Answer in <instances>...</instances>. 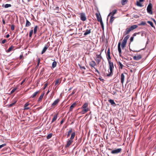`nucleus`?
Segmentation results:
<instances>
[{
  "instance_id": "obj_1",
  "label": "nucleus",
  "mask_w": 156,
  "mask_h": 156,
  "mask_svg": "<svg viewBox=\"0 0 156 156\" xmlns=\"http://www.w3.org/2000/svg\"><path fill=\"white\" fill-rule=\"evenodd\" d=\"M108 63L109 65V70L110 72L108 70V71L109 73L107 74V76H109L112 75V73L113 69L114 68L113 63L112 62H111V61H109Z\"/></svg>"
},
{
  "instance_id": "obj_2",
  "label": "nucleus",
  "mask_w": 156,
  "mask_h": 156,
  "mask_svg": "<svg viewBox=\"0 0 156 156\" xmlns=\"http://www.w3.org/2000/svg\"><path fill=\"white\" fill-rule=\"evenodd\" d=\"M136 28V25H133L131 26L129 28L126 29L125 32L124 33L125 35L128 34L132 30Z\"/></svg>"
},
{
  "instance_id": "obj_3",
  "label": "nucleus",
  "mask_w": 156,
  "mask_h": 156,
  "mask_svg": "<svg viewBox=\"0 0 156 156\" xmlns=\"http://www.w3.org/2000/svg\"><path fill=\"white\" fill-rule=\"evenodd\" d=\"M152 5L151 3H150L147 7V12L150 14H152L153 13L152 10Z\"/></svg>"
},
{
  "instance_id": "obj_4",
  "label": "nucleus",
  "mask_w": 156,
  "mask_h": 156,
  "mask_svg": "<svg viewBox=\"0 0 156 156\" xmlns=\"http://www.w3.org/2000/svg\"><path fill=\"white\" fill-rule=\"evenodd\" d=\"M101 53H100V55H97L96 58L95 59L97 63L98 64H99L101 61L102 57L101 56Z\"/></svg>"
},
{
  "instance_id": "obj_5",
  "label": "nucleus",
  "mask_w": 156,
  "mask_h": 156,
  "mask_svg": "<svg viewBox=\"0 0 156 156\" xmlns=\"http://www.w3.org/2000/svg\"><path fill=\"white\" fill-rule=\"evenodd\" d=\"M122 149L121 148H118L116 149H115L112 150L111 153L112 154H117L121 152L122 151Z\"/></svg>"
},
{
  "instance_id": "obj_6",
  "label": "nucleus",
  "mask_w": 156,
  "mask_h": 156,
  "mask_svg": "<svg viewBox=\"0 0 156 156\" xmlns=\"http://www.w3.org/2000/svg\"><path fill=\"white\" fill-rule=\"evenodd\" d=\"M49 45H50V44H49V42H48V43H47V44L45 45L44 47V48L41 52L42 54H43V53H44L46 51V50H47V49L48 48Z\"/></svg>"
},
{
  "instance_id": "obj_7",
  "label": "nucleus",
  "mask_w": 156,
  "mask_h": 156,
  "mask_svg": "<svg viewBox=\"0 0 156 156\" xmlns=\"http://www.w3.org/2000/svg\"><path fill=\"white\" fill-rule=\"evenodd\" d=\"M80 19L83 21H85L86 20L85 14L84 13H82L80 14Z\"/></svg>"
},
{
  "instance_id": "obj_8",
  "label": "nucleus",
  "mask_w": 156,
  "mask_h": 156,
  "mask_svg": "<svg viewBox=\"0 0 156 156\" xmlns=\"http://www.w3.org/2000/svg\"><path fill=\"white\" fill-rule=\"evenodd\" d=\"M124 74L126 75V74L125 73H124L121 74V82L122 84H123L124 82L125 77Z\"/></svg>"
},
{
  "instance_id": "obj_9",
  "label": "nucleus",
  "mask_w": 156,
  "mask_h": 156,
  "mask_svg": "<svg viewBox=\"0 0 156 156\" xmlns=\"http://www.w3.org/2000/svg\"><path fill=\"white\" fill-rule=\"evenodd\" d=\"M81 108L82 109H83V110L80 112V113L82 114H84L89 110V109L88 108Z\"/></svg>"
},
{
  "instance_id": "obj_10",
  "label": "nucleus",
  "mask_w": 156,
  "mask_h": 156,
  "mask_svg": "<svg viewBox=\"0 0 156 156\" xmlns=\"http://www.w3.org/2000/svg\"><path fill=\"white\" fill-rule=\"evenodd\" d=\"M87 28L88 29L86 30L84 34V36H86L91 33V29L89 27H88Z\"/></svg>"
},
{
  "instance_id": "obj_11",
  "label": "nucleus",
  "mask_w": 156,
  "mask_h": 156,
  "mask_svg": "<svg viewBox=\"0 0 156 156\" xmlns=\"http://www.w3.org/2000/svg\"><path fill=\"white\" fill-rule=\"evenodd\" d=\"M144 54L145 52L144 51L142 52L141 54H137V60H139L142 58V56Z\"/></svg>"
},
{
  "instance_id": "obj_12",
  "label": "nucleus",
  "mask_w": 156,
  "mask_h": 156,
  "mask_svg": "<svg viewBox=\"0 0 156 156\" xmlns=\"http://www.w3.org/2000/svg\"><path fill=\"white\" fill-rule=\"evenodd\" d=\"M73 140L69 139L67 142V143L66 146V147H67L69 146L73 143Z\"/></svg>"
},
{
  "instance_id": "obj_13",
  "label": "nucleus",
  "mask_w": 156,
  "mask_h": 156,
  "mask_svg": "<svg viewBox=\"0 0 156 156\" xmlns=\"http://www.w3.org/2000/svg\"><path fill=\"white\" fill-rule=\"evenodd\" d=\"M89 65L91 67H93L94 69H95L94 66H96V64L95 62L94 61H92L89 63Z\"/></svg>"
},
{
  "instance_id": "obj_14",
  "label": "nucleus",
  "mask_w": 156,
  "mask_h": 156,
  "mask_svg": "<svg viewBox=\"0 0 156 156\" xmlns=\"http://www.w3.org/2000/svg\"><path fill=\"white\" fill-rule=\"evenodd\" d=\"M107 59L108 60V62H109V61H111L110 60L111 59V58L110 56V49L109 48H108L107 51Z\"/></svg>"
},
{
  "instance_id": "obj_15",
  "label": "nucleus",
  "mask_w": 156,
  "mask_h": 156,
  "mask_svg": "<svg viewBox=\"0 0 156 156\" xmlns=\"http://www.w3.org/2000/svg\"><path fill=\"white\" fill-rule=\"evenodd\" d=\"M117 12V10L115 9L112 12H110L109 14L108 15L107 18L109 16L111 15V16H114V15Z\"/></svg>"
},
{
  "instance_id": "obj_16",
  "label": "nucleus",
  "mask_w": 156,
  "mask_h": 156,
  "mask_svg": "<svg viewBox=\"0 0 156 156\" xmlns=\"http://www.w3.org/2000/svg\"><path fill=\"white\" fill-rule=\"evenodd\" d=\"M76 105V102L74 103L73 104H72L70 106L69 109V111H71L73 110V108L75 107Z\"/></svg>"
},
{
  "instance_id": "obj_17",
  "label": "nucleus",
  "mask_w": 156,
  "mask_h": 156,
  "mask_svg": "<svg viewBox=\"0 0 156 156\" xmlns=\"http://www.w3.org/2000/svg\"><path fill=\"white\" fill-rule=\"evenodd\" d=\"M120 45H121V42H119V43L118 44V51H119V55L121 56V50L120 48Z\"/></svg>"
},
{
  "instance_id": "obj_18",
  "label": "nucleus",
  "mask_w": 156,
  "mask_h": 156,
  "mask_svg": "<svg viewBox=\"0 0 156 156\" xmlns=\"http://www.w3.org/2000/svg\"><path fill=\"white\" fill-rule=\"evenodd\" d=\"M59 101V100L58 99H57L51 105L52 106H54L57 105L58 104Z\"/></svg>"
},
{
  "instance_id": "obj_19",
  "label": "nucleus",
  "mask_w": 156,
  "mask_h": 156,
  "mask_svg": "<svg viewBox=\"0 0 156 156\" xmlns=\"http://www.w3.org/2000/svg\"><path fill=\"white\" fill-rule=\"evenodd\" d=\"M127 41H126L124 40H123L122 42V44H121V47L122 49H123L125 47V46L126 45Z\"/></svg>"
},
{
  "instance_id": "obj_20",
  "label": "nucleus",
  "mask_w": 156,
  "mask_h": 156,
  "mask_svg": "<svg viewBox=\"0 0 156 156\" xmlns=\"http://www.w3.org/2000/svg\"><path fill=\"white\" fill-rule=\"evenodd\" d=\"M40 93V91H37L36 92H34L31 96V98H35L37 96V94H39Z\"/></svg>"
},
{
  "instance_id": "obj_21",
  "label": "nucleus",
  "mask_w": 156,
  "mask_h": 156,
  "mask_svg": "<svg viewBox=\"0 0 156 156\" xmlns=\"http://www.w3.org/2000/svg\"><path fill=\"white\" fill-rule=\"evenodd\" d=\"M31 25V23L27 20L26 19V23L25 24V27H28L30 26Z\"/></svg>"
},
{
  "instance_id": "obj_22",
  "label": "nucleus",
  "mask_w": 156,
  "mask_h": 156,
  "mask_svg": "<svg viewBox=\"0 0 156 156\" xmlns=\"http://www.w3.org/2000/svg\"><path fill=\"white\" fill-rule=\"evenodd\" d=\"M96 15L97 17V19L98 21L99 22L101 20H102L101 18V16H99V14L98 13H96Z\"/></svg>"
},
{
  "instance_id": "obj_23",
  "label": "nucleus",
  "mask_w": 156,
  "mask_h": 156,
  "mask_svg": "<svg viewBox=\"0 0 156 156\" xmlns=\"http://www.w3.org/2000/svg\"><path fill=\"white\" fill-rule=\"evenodd\" d=\"M58 114H56L54 115V117L51 122V123H53V122H54L55 120H56L57 118Z\"/></svg>"
},
{
  "instance_id": "obj_24",
  "label": "nucleus",
  "mask_w": 156,
  "mask_h": 156,
  "mask_svg": "<svg viewBox=\"0 0 156 156\" xmlns=\"http://www.w3.org/2000/svg\"><path fill=\"white\" fill-rule=\"evenodd\" d=\"M75 136V132H73L71 134V136L70 138V139L73 140V139L74 138Z\"/></svg>"
},
{
  "instance_id": "obj_25",
  "label": "nucleus",
  "mask_w": 156,
  "mask_h": 156,
  "mask_svg": "<svg viewBox=\"0 0 156 156\" xmlns=\"http://www.w3.org/2000/svg\"><path fill=\"white\" fill-rule=\"evenodd\" d=\"M44 95V94H41L39 98L38 99V101L40 102V101H41V100H42V98H43V97Z\"/></svg>"
},
{
  "instance_id": "obj_26",
  "label": "nucleus",
  "mask_w": 156,
  "mask_h": 156,
  "mask_svg": "<svg viewBox=\"0 0 156 156\" xmlns=\"http://www.w3.org/2000/svg\"><path fill=\"white\" fill-rule=\"evenodd\" d=\"M11 5L10 4H6L5 5H2V7H4V8H6L11 7Z\"/></svg>"
},
{
  "instance_id": "obj_27",
  "label": "nucleus",
  "mask_w": 156,
  "mask_h": 156,
  "mask_svg": "<svg viewBox=\"0 0 156 156\" xmlns=\"http://www.w3.org/2000/svg\"><path fill=\"white\" fill-rule=\"evenodd\" d=\"M15 47L12 46V45H11L8 49V52H10V51H12L14 48H15Z\"/></svg>"
},
{
  "instance_id": "obj_28",
  "label": "nucleus",
  "mask_w": 156,
  "mask_h": 156,
  "mask_svg": "<svg viewBox=\"0 0 156 156\" xmlns=\"http://www.w3.org/2000/svg\"><path fill=\"white\" fill-rule=\"evenodd\" d=\"M61 80H60L59 79L55 81V86L58 85L61 83Z\"/></svg>"
},
{
  "instance_id": "obj_29",
  "label": "nucleus",
  "mask_w": 156,
  "mask_h": 156,
  "mask_svg": "<svg viewBox=\"0 0 156 156\" xmlns=\"http://www.w3.org/2000/svg\"><path fill=\"white\" fill-rule=\"evenodd\" d=\"M29 105V104L28 103H26L24 105V110L29 109L30 108H26V107H27Z\"/></svg>"
},
{
  "instance_id": "obj_30",
  "label": "nucleus",
  "mask_w": 156,
  "mask_h": 156,
  "mask_svg": "<svg viewBox=\"0 0 156 156\" xmlns=\"http://www.w3.org/2000/svg\"><path fill=\"white\" fill-rule=\"evenodd\" d=\"M137 6H138L140 7H141L144 6L143 4L141 3V2L137 1Z\"/></svg>"
},
{
  "instance_id": "obj_31",
  "label": "nucleus",
  "mask_w": 156,
  "mask_h": 156,
  "mask_svg": "<svg viewBox=\"0 0 156 156\" xmlns=\"http://www.w3.org/2000/svg\"><path fill=\"white\" fill-rule=\"evenodd\" d=\"M118 65L119 68H120L121 69H122L124 66L120 62H118Z\"/></svg>"
},
{
  "instance_id": "obj_32",
  "label": "nucleus",
  "mask_w": 156,
  "mask_h": 156,
  "mask_svg": "<svg viewBox=\"0 0 156 156\" xmlns=\"http://www.w3.org/2000/svg\"><path fill=\"white\" fill-rule=\"evenodd\" d=\"M115 18V17L113 16H111L110 19V23H112Z\"/></svg>"
},
{
  "instance_id": "obj_33",
  "label": "nucleus",
  "mask_w": 156,
  "mask_h": 156,
  "mask_svg": "<svg viewBox=\"0 0 156 156\" xmlns=\"http://www.w3.org/2000/svg\"><path fill=\"white\" fill-rule=\"evenodd\" d=\"M88 104L87 103H85L82 106V108H88Z\"/></svg>"
},
{
  "instance_id": "obj_34",
  "label": "nucleus",
  "mask_w": 156,
  "mask_h": 156,
  "mask_svg": "<svg viewBox=\"0 0 156 156\" xmlns=\"http://www.w3.org/2000/svg\"><path fill=\"white\" fill-rule=\"evenodd\" d=\"M37 28H38L37 26L36 25L35 26V27H34V34H36V33Z\"/></svg>"
},
{
  "instance_id": "obj_35",
  "label": "nucleus",
  "mask_w": 156,
  "mask_h": 156,
  "mask_svg": "<svg viewBox=\"0 0 156 156\" xmlns=\"http://www.w3.org/2000/svg\"><path fill=\"white\" fill-rule=\"evenodd\" d=\"M57 65V62L56 61H54L53 62L52 64V67L53 68H55L56 66Z\"/></svg>"
},
{
  "instance_id": "obj_36",
  "label": "nucleus",
  "mask_w": 156,
  "mask_h": 156,
  "mask_svg": "<svg viewBox=\"0 0 156 156\" xmlns=\"http://www.w3.org/2000/svg\"><path fill=\"white\" fill-rule=\"evenodd\" d=\"M109 102L112 105H115V102H114L113 100L112 99H110L109 100Z\"/></svg>"
},
{
  "instance_id": "obj_37",
  "label": "nucleus",
  "mask_w": 156,
  "mask_h": 156,
  "mask_svg": "<svg viewBox=\"0 0 156 156\" xmlns=\"http://www.w3.org/2000/svg\"><path fill=\"white\" fill-rule=\"evenodd\" d=\"M72 129H71L68 132L67 137H68L69 136L71 133L72 132Z\"/></svg>"
},
{
  "instance_id": "obj_38",
  "label": "nucleus",
  "mask_w": 156,
  "mask_h": 156,
  "mask_svg": "<svg viewBox=\"0 0 156 156\" xmlns=\"http://www.w3.org/2000/svg\"><path fill=\"white\" fill-rule=\"evenodd\" d=\"M147 23L148 24H149L152 27H154V25L153 24V23H152V22L148 21H147Z\"/></svg>"
},
{
  "instance_id": "obj_39",
  "label": "nucleus",
  "mask_w": 156,
  "mask_h": 156,
  "mask_svg": "<svg viewBox=\"0 0 156 156\" xmlns=\"http://www.w3.org/2000/svg\"><path fill=\"white\" fill-rule=\"evenodd\" d=\"M52 136V133H50L47 136V138L48 139H49L50 138H51V137Z\"/></svg>"
},
{
  "instance_id": "obj_40",
  "label": "nucleus",
  "mask_w": 156,
  "mask_h": 156,
  "mask_svg": "<svg viewBox=\"0 0 156 156\" xmlns=\"http://www.w3.org/2000/svg\"><path fill=\"white\" fill-rule=\"evenodd\" d=\"M33 30H30L29 33V36L30 37H31L32 34H33Z\"/></svg>"
},
{
  "instance_id": "obj_41",
  "label": "nucleus",
  "mask_w": 156,
  "mask_h": 156,
  "mask_svg": "<svg viewBox=\"0 0 156 156\" xmlns=\"http://www.w3.org/2000/svg\"><path fill=\"white\" fill-rule=\"evenodd\" d=\"M53 8L55 10H56L57 12H58V11H59V8L58 6L53 7Z\"/></svg>"
},
{
  "instance_id": "obj_42",
  "label": "nucleus",
  "mask_w": 156,
  "mask_h": 156,
  "mask_svg": "<svg viewBox=\"0 0 156 156\" xmlns=\"http://www.w3.org/2000/svg\"><path fill=\"white\" fill-rule=\"evenodd\" d=\"M146 24V23L144 21H142L140 24H138L139 25H145Z\"/></svg>"
},
{
  "instance_id": "obj_43",
  "label": "nucleus",
  "mask_w": 156,
  "mask_h": 156,
  "mask_svg": "<svg viewBox=\"0 0 156 156\" xmlns=\"http://www.w3.org/2000/svg\"><path fill=\"white\" fill-rule=\"evenodd\" d=\"M16 102H17L16 101H15L14 102H13V103H12V104L9 105L8 107H10L12 106L13 105H15V104L16 103Z\"/></svg>"
},
{
  "instance_id": "obj_44",
  "label": "nucleus",
  "mask_w": 156,
  "mask_h": 156,
  "mask_svg": "<svg viewBox=\"0 0 156 156\" xmlns=\"http://www.w3.org/2000/svg\"><path fill=\"white\" fill-rule=\"evenodd\" d=\"M127 0H122V5H124L126 4L127 2Z\"/></svg>"
},
{
  "instance_id": "obj_45",
  "label": "nucleus",
  "mask_w": 156,
  "mask_h": 156,
  "mask_svg": "<svg viewBox=\"0 0 156 156\" xmlns=\"http://www.w3.org/2000/svg\"><path fill=\"white\" fill-rule=\"evenodd\" d=\"M129 35H127L124 38L123 40H125V41H127V40L129 39Z\"/></svg>"
},
{
  "instance_id": "obj_46",
  "label": "nucleus",
  "mask_w": 156,
  "mask_h": 156,
  "mask_svg": "<svg viewBox=\"0 0 156 156\" xmlns=\"http://www.w3.org/2000/svg\"><path fill=\"white\" fill-rule=\"evenodd\" d=\"M17 89V88H13L12 90L11 91V93L12 94L15 91H16V90Z\"/></svg>"
},
{
  "instance_id": "obj_47",
  "label": "nucleus",
  "mask_w": 156,
  "mask_h": 156,
  "mask_svg": "<svg viewBox=\"0 0 156 156\" xmlns=\"http://www.w3.org/2000/svg\"><path fill=\"white\" fill-rule=\"evenodd\" d=\"M79 66L81 69H83L84 70H85L86 69V68L84 66H81L80 65H79Z\"/></svg>"
},
{
  "instance_id": "obj_48",
  "label": "nucleus",
  "mask_w": 156,
  "mask_h": 156,
  "mask_svg": "<svg viewBox=\"0 0 156 156\" xmlns=\"http://www.w3.org/2000/svg\"><path fill=\"white\" fill-rule=\"evenodd\" d=\"M76 91V90H74L72 92V93L69 95V97H70V96H71V95H73V94H74L75 93Z\"/></svg>"
},
{
  "instance_id": "obj_49",
  "label": "nucleus",
  "mask_w": 156,
  "mask_h": 156,
  "mask_svg": "<svg viewBox=\"0 0 156 156\" xmlns=\"http://www.w3.org/2000/svg\"><path fill=\"white\" fill-rule=\"evenodd\" d=\"M6 145V144H3L2 145H0V149L2 148V147L5 146Z\"/></svg>"
},
{
  "instance_id": "obj_50",
  "label": "nucleus",
  "mask_w": 156,
  "mask_h": 156,
  "mask_svg": "<svg viewBox=\"0 0 156 156\" xmlns=\"http://www.w3.org/2000/svg\"><path fill=\"white\" fill-rule=\"evenodd\" d=\"M11 29L12 30H13L15 29V26L14 25H11Z\"/></svg>"
},
{
  "instance_id": "obj_51",
  "label": "nucleus",
  "mask_w": 156,
  "mask_h": 156,
  "mask_svg": "<svg viewBox=\"0 0 156 156\" xmlns=\"http://www.w3.org/2000/svg\"><path fill=\"white\" fill-rule=\"evenodd\" d=\"M48 85V83H45L44 85V87L43 88V89L44 90L46 88Z\"/></svg>"
},
{
  "instance_id": "obj_52",
  "label": "nucleus",
  "mask_w": 156,
  "mask_h": 156,
  "mask_svg": "<svg viewBox=\"0 0 156 156\" xmlns=\"http://www.w3.org/2000/svg\"><path fill=\"white\" fill-rule=\"evenodd\" d=\"M6 40L4 39V40H3L2 41V44H4V43H5L6 42Z\"/></svg>"
},
{
  "instance_id": "obj_53",
  "label": "nucleus",
  "mask_w": 156,
  "mask_h": 156,
  "mask_svg": "<svg viewBox=\"0 0 156 156\" xmlns=\"http://www.w3.org/2000/svg\"><path fill=\"white\" fill-rule=\"evenodd\" d=\"M99 22H100V24H101V26L102 25H104V24H103V22H102V20H101V21H100Z\"/></svg>"
},
{
  "instance_id": "obj_54",
  "label": "nucleus",
  "mask_w": 156,
  "mask_h": 156,
  "mask_svg": "<svg viewBox=\"0 0 156 156\" xmlns=\"http://www.w3.org/2000/svg\"><path fill=\"white\" fill-rule=\"evenodd\" d=\"M133 37H131V38H130V42H132L133 41Z\"/></svg>"
},
{
  "instance_id": "obj_55",
  "label": "nucleus",
  "mask_w": 156,
  "mask_h": 156,
  "mask_svg": "<svg viewBox=\"0 0 156 156\" xmlns=\"http://www.w3.org/2000/svg\"><path fill=\"white\" fill-rule=\"evenodd\" d=\"M25 79L23 80V81L20 84L22 85L23 84V83L25 82Z\"/></svg>"
},
{
  "instance_id": "obj_56",
  "label": "nucleus",
  "mask_w": 156,
  "mask_h": 156,
  "mask_svg": "<svg viewBox=\"0 0 156 156\" xmlns=\"http://www.w3.org/2000/svg\"><path fill=\"white\" fill-rule=\"evenodd\" d=\"M95 69V71L97 72L98 74L100 73L98 71V70L97 69H96L95 68L94 69Z\"/></svg>"
},
{
  "instance_id": "obj_57",
  "label": "nucleus",
  "mask_w": 156,
  "mask_h": 156,
  "mask_svg": "<svg viewBox=\"0 0 156 156\" xmlns=\"http://www.w3.org/2000/svg\"><path fill=\"white\" fill-rule=\"evenodd\" d=\"M2 23L4 24H5V21L4 19H3L2 20Z\"/></svg>"
},
{
  "instance_id": "obj_58",
  "label": "nucleus",
  "mask_w": 156,
  "mask_h": 156,
  "mask_svg": "<svg viewBox=\"0 0 156 156\" xmlns=\"http://www.w3.org/2000/svg\"><path fill=\"white\" fill-rule=\"evenodd\" d=\"M152 20L154 22V23L156 24V21L154 19H152Z\"/></svg>"
},
{
  "instance_id": "obj_59",
  "label": "nucleus",
  "mask_w": 156,
  "mask_h": 156,
  "mask_svg": "<svg viewBox=\"0 0 156 156\" xmlns=\"http://www.w3.org/2000/svg\"><path fill=\"white\" fill-rule=\"evenodd\" d=\"M23 57V55H21L20 56V59H21Z\"/></svg>"
},
{
  "instance_id": "obj_60",
  "label": "nucleus",
  "mask_w": 156,
  "mask_h": 156,
  "mask_svg": "<svg viewBox=\"0 0 156 156\" xmlns=\"http://www.w3.org/2000/svg\"><path fill=\"white\" fill-rule=\"evenodd\" d=\"M64 122V120L63 119L60 122V124H62Z\"/></svg>"
},
{
  "instance_id": "obj_61",
  "label": "nucleus",
  "mask_w": 156,
  "mask_h": 156,
  "mask_svg": "<svg viewBox=\"0 0 156 156\" xmlns=\"http://www.w3.org/2000/svg\"><path fill=\"white\" fill-rule=\"evenodd\" d=\"M133 58L134 59L136 60V56H135L133 57Z\"/></svg>"
},
{
  "instance_id": "obj_62",
  "label": "nucleus",
  "mask_w": 156,
  "mask_h": 156,
  "mask_svg": "<svg viewBox=\"0 0 156 156\" xmlns=\"http://www.w3.org/2000/svg\"><path fill=\"white\" fill-rule=\"evenodd\" d=\"M10 36V35H9L8 34H7L6 35V37L7 38H8Z\"/></svg>"
},
{
  "instance_id": "obj_63",
  "label": "nucleus",
  "mask_w": 156,
  "mask_h": 156,
  "mask_svg": "<svg viewBox=\"0 0 156 156\" xmlns=\"http://www.w3.org/2000/svg\"><path fill=\"white\" fill-rule=\"evenodd\" d=\"M101 26V28H102V30H104V25H102Z\"/></svg>"
},
{
  "instance_id": "obj_64",
  "label": "nucleus",
  "mask_w": 156,
  "mask_h": 156,
  "mask_svg": "<svg viewBox=\"0 0 156 156\" xmlns=\"http://www.w3.org/2000/svg\"><path fill=\"white\" fill-rule=\"evenodd\" d=\"M49 92H50V90H48L47 91V93H46V94H47H47H48V93Z\"/></svg>"
}]
</instances>
